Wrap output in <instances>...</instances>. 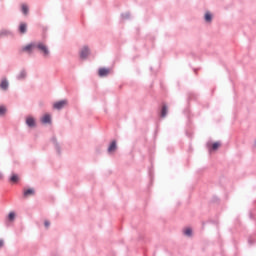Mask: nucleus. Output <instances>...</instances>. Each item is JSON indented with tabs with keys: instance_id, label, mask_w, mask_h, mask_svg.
I'll list each match as a JSON object with an SVG mask.
<instances>
[{
	"instance_id": "f257e3e1",
	"label": "nucleus",
	"mask_w": 256,
	"mask_h": 256,
	"mask_svg": "<svg viewBox=\"0 0 256 256\" xmlns=\"http://www.w3.org/2000/svg\"><path fill=\"white\" fill-rule=\"evenodd\" d=\"M36 47H37V49H39V51H41L43 53V55H45V57H47V55H49V48H47V45H45L43 43H38Z\"/></svg>"
},
{
	"instance_id": "f03ea898",
	"label": "nucleus",
	"mask_w": 256,
	"mask_h": 256,
	"mask_svg": "<svg viewBox=\"0 0 256 256\" xmlns=\"http://www.w3.org/2000/svg\"><path fill=\"white\" fill-rule=\"evenodd\" d=\"M33 49H35V44H28L22 47V53H33Z\"/></svg>"
},
{
	"instance_id": "7ed1b4c3",
	"label": "nucleus",
	"mask_w": 256,
	"mask_h": 256,
	"mask_svg": "<svg viewBox=\"0 0 256 256\" xmlns=\"http://www.w3.org/2000/svg\"><path fill=\"white\" fill-rule=\"evenodd\" d=\"M80 57H81V59H87V57H89V48L87 46H84L81 49Z\"/></svg>"
},
{
	"instance_id": "20e7f679",
	"label": "nucleus",
	"mask_w": 256,
	"mask_h": 256,
	"mask_svg": "<svg viewBox=\"0 0 256 256\" xmlns=\"http://www.w3.org/2000/svg\"><path fill=\"white\" fill-rule=\"evenodd\" d=\"M65 105H67V100H62V101L54 103L53 107H54V109H63V107H65Z\"/></svg>"
},
{
	"instance_id": "39448f33",
	"label": "nucleus",
	"mask_w": 256,
	"mask_h": 256,
	"mask_svg": "<svg viewBox=\"0 0 256 256\" xmlns=\"http://www.w3.org/2000/svg\"><path fill=\"white\" fill-rule=\"evenodd\" d=\"M114 151H117V142L112 141L110 146L108 147V153H114Z\"/></svg>"
},
{
	"instance_id": "423d86ee",
	"label": "nucleus",
	"mask_w": 256,
	"mask_h": 256,
	"mask_svg": "<svg viewBox=\"0 0 256 256\" xmlns=\"http://www.w3.org/2000/svg\"><path fill=\"white\" fill-rule=\"evenodd\" d=\"M98 73L100 77H107V75L109 74V69L100 68Z\"/></svg>"
},
{
	"instance_id": "0eeeda50",
	"label": "nucleus",
	"mask_w": 256,
	"mask_h": 256,
	"mask_svg": "<svg viewBox=\"0 0 256 256\" xmlns=\"http://www.w3.org/2000/svg\"><path fill=\"white\" fill-rule=\"evenodd\" d=\"M26 125H28V127H35V119L33 117H28L26 119Z\"/></svg>"
},
{
	"instance_id": "6e6552de",
	"label": "nucleus",
	"mask_w": 256,
	"mask_h": 256,
	"mask_svg": "<svg viewBox=\"0 0 256 256\" xmlns=\"http://www.w3.org/2000/svg\"><path fill=\"white\" fill-rule=\"evenodd\" d=\"M31 195H35V189L30 188L28 190H24V197H29Z\"/></svg>"
},
{
	"instance_id": "1a4fd4ad",
	"label": "nucleus",
	"mask_w": 256,
	"mask_h": 256,
	"mask_svg": "<svg viewBox=\"0 0 256 256\" xmlns=\"http://www.w3.org/2000/svg\"><path fill=\"white\" fill-rule=\"evenodd\" d=\"M41 121H42V123H45V124L51 123V115H49V114L44 115L42 117Z\"/></svg>"
},
{
	"instance_id": "9d476101",
	"label": "nucleus",
	"mask_w": 256,
	"mask_h": 256,
	"mask_svg": "<svg viewBox=\"0 0 256 256\" xmlns=\"http://www.w3.org/2000/svg\"><path fill=\"white\" fill-rule=\"evenodd\" d=\"M20 33H27V24L21 23L19 26Z\"/></svg>"
},
{
	"instance_id": "9b49d317",
	"label": "nucleus",
	"mask_w": 256,
	"mask_h": 256,
	"mask_svg": "<svg viewBox=\"0 0 256 256\" xmlns=\"http://www.w3.org/2000/svg\"><path fill=\"white\" fill-rule=\"evenodd\" d=\"M1 89H3L4 91H7V88L9 87V82H7V80H3L0 84Z\"/></svg>"
},
{
	"instance_id": "f8f14e48",
	"label": "nucleus",
	"mask_w": 256,
	"mask_h": 256,
	"mask_svg": "<svg viewBox=\"0 0 256 256\" xmlns=\"http://www.w3.org/2000/svg\"><path fill=\"white\" fill-rule=\"evenodd\" d=\"M21 8H22V13L24 15H29V6H27L26 4H22Z\"/></svg>"
},
{
	"instance_id": "ddd939ff",
	"label": "nucleus",
	"mask_w": 256,
	"mask_h": 256,
	"mask_svg": "<svg viewBox=\"0 0 256 256\" xmlns=\"http://www.w3.org/2000/svg\"><path fill=\"white\" fill-rule=\"evenodd\" d=\"M10 181L11 183H17L19 181V176L17 174H12Z\"/></svg>"
},
{
	"instance_id": "4468645a",
	"label": "nucleus",
	"mask_w": 256,
	"mask_h": 256,
	"mask_svg": "<svg viewBox=\"0 0 256 256\" xmlns=\"http://www.w3.org/2000/svg\"><path fill=\"white\" fill-rule=\"evenodd\" d=\"M167 105L162 106L161 117H167Z\"/></svg>"
},
{
	"instance_id": "2eb2a0df",
	"label": "nucleus",
	"mask_w": 256,
	"mask_h": 256,
	"mask_svg": "<svg viewBox=\"0 0 256 256\" xmlns=\"http://www.w3.org/2000/svg\"><path fill=\"white\" fill-rule=\"evenodd\" d=\"M220 147H221V143H219V142H214L212 144L213 151H217V149H219Z\"/></svg>"
},
{
	"instance_id": "dca6fc26",
	"label": "nucleus",
	"mask_w": 256,
	"mask_h": 256,
	"mask_svg": "<svg viewBox=\"0 0 256 256\" xmlns=\"http://www.w3.org/2000/svg\"><path fill=\"white\" fill-rule=\"evenodd\" d=\"M7 113V108L5 106H0V117H3Z\"/></svg>"
},
{
	"instance_id": "f3484780",
	"label": "nucleus",
	"mask_w": 256,
	"mask_h": 256,
	"mask_svg": "<svg viewBox=\"0 0 256 256\" xmlns=\"http://www.w3.org/2000/svg\"><path fill=\"white\" fill-rule=\"evenodd\" d=\"M27 77V73L25 71H21L18 75V79H25Z\"/></svg>"
},
{
	"instance_id": "a211bd4d",
	"label": "nucleus",
	"mask_w": 256,
	"mask_h": 256,
	"mask_svg": "<svg viewBox=\"0 0 256 256\" xmlns=\"http://www.w3.org/2000/svg\"><path fill=\"white\" fill-rule=\"evenodd\" d=\"M212 16L211 13L207 12L205 14V21H207L208 23L211 22Z\"/></svg>"
},
{
	"instance_id": "6ab92c4d",
	"label": "nucleus",
	"mask_w": 256,
	"mask_h": 256,
	"mask_svg": "<svg viewBox=\"0 0 256 256\" xmlns=\"http://www.w3.org/2000/svg\"><path fill=\"white\" fill-rule=\"evenodd\" d=\"M9 221H14L15 220V212H10L8 215Z\"/></svg>"
},
{
	"instance_id": "aec40b11",
	"label": "nucleus",
	"mask_w": 256,
	"mask_h": 256,
	"mask_svg": "<svg viewBox=\"0 0 256 256\" xmlns=\"http://www.w3.org/2000/svg\"><path fill=\"white\" fill-rule=\"evenodd\" d=\"M191 233H192L191 228H186V229L184 230V234L187 235L188 237H190Z\"/></svg>"
},
{
	"instance_id": "412c9836",
	"label": "nucleus",
	"mask_w": 256,
	"mask_h": 256,
	"mask_svg": "<svg viewBox=\"0 0 256 256\" xmlns=\"http://www.w3.org/2000/svg\"><path fill=\"white\" fill-rule=\"evenodd\" d=\"M44 225H45V227H49V225H50L49 221H45Z\"/></svg>"
},
{
	"instance_id": "4be33fe9",
	"label": "nucleus",
	"mask_w": 256,
	"mask_h": 256,
	"mask_svg": "<svg viewBox=\"0 0 256 256\" xmlns=\"http://www.w3.org/2000/svg\"><path fill=\"white\" fill-rule=\"evenodd\" d=\"M3 246V240H0V247Z\"/></svg>"
}]
</instances>
